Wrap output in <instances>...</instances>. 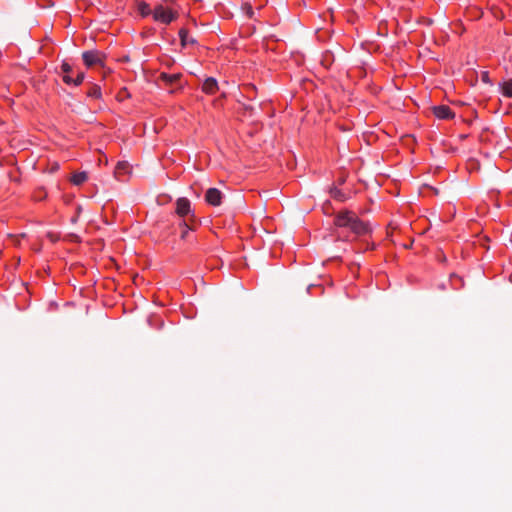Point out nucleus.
Returning a JSON list of instances; mask_svg holds the SVG:
<instances>
[{"instance_id":"nucleus-1","label":"nucleus","mask_w":512,"mask_h":512,"mask_svg":"<svg viewBox=\"0 0 512 512\" xmlns=\"http://www.w3.org/2000/svg\"><path fill=\"white\" fill-rule=\"evenodd\" d=\"M333 224L338 241L353 242L372 233L369 222L360 219L354 211L347 209L335 214Z\"/></svg>"},{"instance_id":"nucleus-2","label":"nucleus","mask_w":512,"mask_h":512,"mask_svg":"<svg viewBox=\"0 0 512 512\" xmlns=\"http://www.w3.org/2000/svg\"><path fill=\"white\" fill-rule=\"evenodd\" d=\"M175 213L178 217L186 221L195 222V211L192 209L191 201L186 197H180L175 203Z\"/></svg>"},{"instance_id":"nucleus-3","label":"nucleus","mask_w":512,"mask_h":512,"mask_svg":"<svg viewBox=\"0 0 512 512\" xmlns=\"http://www.w3.org/2000/svg\"><path fill=\"white\" fill-rule=\"evenodd\" d=\"M177 17V14L172 12L171 9L164 7L163 5H157L153 9V19L156 22H160L163 24H170Z\"/></svg>"},{"instance_id":"nucleus-4","label":"nucleus","mask_w":512,"mask_h":512,"mask_svg":"<svg viewBox=\"0 0 512 512\" xmlns=\"http://www.w3.org/2000/svg\"><path fill=\"white\" fill-rule=\"evenodd\" d=\"M82 59L88 68L93 66H104L105 55L98 50H89L83 52Z\"/></svg>"},{"instance_id":"nucleus-5","label":"nucleus","mask_w":512,"mask_h":512,"mask_svg":"<svg viewBox=\"0 0 512 512\" xmlns=\"http://www.w3.org/2000/svg\"><path fill=\"white\" fill-rule=\"evenodd\" d=\"M181 73L168 74L166 72H162L159 75L158 80L161 81L165 86H176V89H181L183 86L181 84Z\"/></svg>"},{"instance_id":"nucleus-6","label":"nucleus","mask_w":512,"mask_h":512,"mask_svg":"<svg viewBox=\"0 0 512 512\" xmlns=\"http://www.w3.org/2000/svg\"><path fill=\"white\" fill-rule=\"evenodd\" d=\"M224 195L217 188H209L205 193V201L211 206H220Z\"/></svg>"},{"instance_id":"nucleus-7","label":"nucleus","mask_w":512,"mask_h":512,"mask_svg":"<svg viewBox=\"0 0 512 512\" xmlns=\"http://www.w3.org/2000/svg\"><path fill=\"white\" fill-rule=\"evenodd\" d=\"M433 114L435 115V117L442 120H449L455 117V113L447 105L434 106Z\"/></svg>"},{"instance_id":"nucleus-8","label":"nucleus","mask_w":512,"mask_h":512,"mask_svg":"<svg viewBox=\"0 0 512 512\" xmlns=\"http://www.w3.org/2000/svg\"><path fill=\"white\" fill-rule=\"evenodd\" d=\"M352 243V250L356 253L365 252L367 250L373 249L374 244L370 243L366 237L358 238L357 240L353 241Z\"/></svg>"},{"instance_id":"nucleus-9","label":"nucleus","mask_w":512,"mask_h":512,"mask_svg":"<svg viewBox=\"0 0 512 512\" xmlns=\"http://www.w3.org/2000/svg\"><path fill=\"white\" fill-rule=\"evenodd\" d=\"M219 90L218 81L214 77H207L202 84V91L207 95H214Z\"/></svg>"},{"instance_id":"nucleus-10","label":"nucleus","mask_w":512,"mask_h":512,"mask_svg":"<svg viewBox=\"0 0 512 512\" xmlns=\"http://www.w3.org/2000/svg\"><path fill=\"white\" fill-rule=\"evenodd\" d=\"M129 172H130V165L126 161L118 162L116 167H115V171H114L115 176L119 180H123L122 177L127 175Z\"/></svg>"},{"instance_id":"nucleus-11","label":"nucleus","mask_w":512,"mask_h":512,"mask_svg":"<svg viewBox=\"0 0 512 512\" xmlns=\"http://www.w3.org/2000/svg\"><path fill=\"white\" fill-rule=\"evenodd\" d=\"M178 34L182 47L196 44V40L193 37L189 36V32L186 28H181Z\"/></svg>"},{"instance_id":"nucleus-12","label":"nucleus","mask_w":512,"mask_h":512,"mask_svg":"<svg viewBox=\"0 0 512 512\" xmlns=\"http://www.w3.org/2000/svg\"><path fill=\"white\" fill-rule=\"evenodd\" d=\"M194 222L186 221V219L182 220L179 223L180 228L182 229L180 238L182 240H188L190 236V232L193 230Z\"/></svg>"},{"instance_id":"nucleus-13","label":"nucleus","mask_w":512,"mask_h":512,"mask_svg":"<svg viewBox=\"0 0 512 512\" xmlns=\"http://www.w3.org/2000/svg\"><path fill=\"white\" fill-rule=\"evenodd\" d=\"M137 11L142 17H148L149 15L153 16V10L150 8V5L144 1L137 3Z\"/></svg>"},{"instance_id":"nucleus-14","label":"nucleus","mask_w":512,"mask_h":512,"mask_svg":"<svg viewBox=\"0 0 512 512\" xmlns=\"http://www.w3.org/2000/svg\"><path fill=\"white\" fill-rule=\"evenodd\" d=\"M501 93L504 97L512 98V79L501 84Z\"/></svg>"},{"instance_id":"nucleus-15","label":"nucleus","mask_w":512,"mask_h":512,"mask_svg":"<svg viewBox=\"0 0 512 512\" xmlns=\"http://www.w3.org/2000/svg\"><path fill=\"white\" fill-rule=\"evenodd\" d=\"M88 179V176L85 172H79V173H75L72 178H71V182L74 184V185H81L83 184L86 180Z\"/></svg>"},{"instance_id":"nucleus-16","label":"nucleus","mask_w":512,"mask_h":512,"mask_svg":"<svg viewBox=\"0 0 512 512\" xmlns=\"http://www.w3.org/2000/svg\"><path fill=\"white\" fill-rule=\"evenodd\" d=\"M102 95L101 88L98 85H92L87 91V96L91 98L98 99Z\"/></svg>"},{"instance_id":"nucleus-17","label":"nucleus","mask_w":512,"mask_h":512,"mask_svg":"<svg viewBox=\"0 0 512 512\" xmlns=\"http://www.w3.org/2000/svg\"><path fill=\"white\" fill-rule=\"evenodd\" d=\"M331 196L338 201L344 202L346 200V195L338 188H334L331 190Z\"/></svg>"},{"instance_id":"nucleus-18","label":"nucleus","mask_w":512,"mask_h":512,"mask_svg":"<svg viewBox=\"0 0 512 512\" xmlns=\"http://www.w3.org/2000/svg\"><path fill=\"white\" fill-rule=\"evenodd\" d=\"M26 235L24 233L22 234H19V235H13V234H9L8 235V239L10 240V242L18 247L20 246V243H21V239L24 238Z\"/></svg>"},{"instance_id":"nucleus-19","label":"nucleus","mask_w":512,"mask_h":512,"mask_svg":"<svg viewBox=\"0 0 512 512\" xmlns=\"http://www.w3.org/2000/svg\"><path fill=\"white\" fill-rule=\"evenodd\" d=\"M61 70L64 73V75H68V74H71L73 72V69H72L71 65L68 64L67 62H63L62 63Z\"/></svg>"},{"instance_id":"nucleus-20","label":"nucleus","mask_w":512,"mask_h":512,"mask_svg":"<svg viewBox=\"0 0 512 512\" xmlns=\"http://www.w3.org/2000/svg\"><path fill=\"white\" fill-rule=\"evenodd\" d=\"M84 78H85L84 72H82V71L77 72L76 77L74 78L75 79L74 85L75 86L80 85L83 82Z\"/></svg>"},{"instance_id":"nucleus-21","label":"nucleus","mask_w":512,"mask_h":512,"mask_svg":"<svg viewBox=\"0 0 512 512\" xmlns=\"http://www.w3.org/2000/svg\"><path fill=\"white\" fill-rule=\"evenodd\" d=\"M245 91L248 94V97H253L256 94V87L253 84H248L245 87Z\"/></svg>"},{"instance_id":"nucleus-22","label":"nucleus","mask_w":512,"mask_h":512,"mask_svg":"<svg viewBox=\"0 0 512 512\" xmlns=\"http://www.w3.org/2000/svg\"><path fill=\"white\" fill-rule=\"evenodd\" d=\"M63 81L68 85H70V84L74 85L75 79H74V77L71 76V74H68V75H63Z\"/></svg>"},{"instance_id":"nucleus-23","label":"nucleus","mask_w":512,"mask_h":512,"mask_svg":"<svg viewBox=\"0 0 512 512\" xmlns=\"http://www.w3.org/2000/svg\"><path fill=\"white\" fill-rule=\"evenodd\" d=\"M482 81L485 82V83H490L488 72H483L482 73Z\"/></svg>"},{"instance_id":"nucleus-24","label":"nucleus","mask_w":512,"mask_h":512,"mask_svg":"<svg viewBox=\"0 0 512 512\" xmlns=\"http://www.w3.org/2000/svg\"><path fill=\"white\" fill-rule=\"evenodd\" d=\"M253 13H254V12H253L252 7H251V6H249V7H248V9H247V15H248L249 17H252Z\"/></svg>"}]
</instances>
